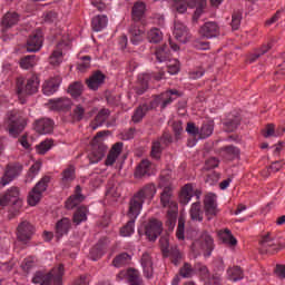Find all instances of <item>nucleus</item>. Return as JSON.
Instances as JSON below:
<instances>
[{
	"label": "nucleus",
	"mask_w": 285,
	"mask_h": 285,
	"mask_svg": "<svg viewBox=\"0 0 285 285\" xmlns=\"http://www.w3.org/2000/svg\"><path fill=\"white\" fill-rule=\"evenodd\" d=\"M35 130L39 135H50L55 130V120L50 118H41L35 122Z\"/></svg>",
	"instance_id": "aec40b11"
},
{
	"label": "nucleus",
	"mask_w": 285,
	"mask_h": 285,
	"mask_svg": "<svg viewBox=\"0 0 285 285\" xmlns=\"http://www.w3.org/2000/svg\"><path fill=\"white\" fill-rule=\"evenodd\" d=\"M186 219H184V217H179L178 218V226L176 229V237L179 240H184L186 239Z\"/></svg>",
	"instance_id": "052dcab7"
},
{
	"label": "nucleus",
	"mask_w": 285,
	"mask_h": 285,
	"mask_svg": "<svg viewBox=\"0 0 285 285\" xmlns=\"http://www.w3.org/2000/svg\"><path fill=\"white\" fill-rule=\"evenodd\" d=\"M72 41L68 37H62V40L58 42L56 49L52 51L51 56L49 57V63L51 66H59L63 61V56L66 55L67 50H70Z\"/></svg>",
	"instance_id": "423d86ee"
},
{
	"label": "nucleus",
	"mask_w": 285,
	"mask_h": 285,
	"mask_svg": "<svg viewBox=\"0 0 285 285\" xmlns=\"http://www.w3.org/2000/svg\"><path fill=\"white\" fill-rule=\"evenodd\" d=\"M90 61H92L90 56L81 57V62L77 65V70L79 72H86L90 68Z\"/></svg>",
	"instance_id": "e2e57ef3"
},
{
	"label": "nucleus",
	"mask_w": 285,
	"mask_h": 285,
	"mask_svg": "<svg viewBox=\"0 0 285 285\" xmlns=\"http://www.w3.org/2000/svg\"><path fill=\"white\" fill-rule=\"evenodd\" d=\"M106 83V76L101 70L95 71L87 80L86 85L89 88V90H92L94 92H97L99 90L100 86H104Z\"/></svg>",
	"instance_id": "f3484780"
},
{
	"label": "nucleus",
	"mask_w": 285,
	"mask_h": 285,
	"mask_svg": "<svg viewBox=\"0 0 285 285\" xmlns=\"http://www.w3.org/2000/svg\"><path fill=\"white\" fill-rule=\"evenodd\" d=\"M200 247L203 250H206V257H210L213 250H215V239H213V236L207 232L200 235Z\"/></svg>",
	"instance_id": "a878e982"
},
{
	"label": "nucleus",
	"mask_w": 285,
	"mask_h": 285,
	"mask_svg": "<svg viewBox=\"0 0 285 285\" xmlns=\"http://www.w3.org/2000/svg\"><path fill=\"white\" fill-rule=\"evenodd\" d=\"M110 242L106 238L99 239L89 250V259L91 262H99L101 257H104L108 250Z\"/></svg>",
	"instance_id": "ddd939ff"
},
{
	"label": "nucleus",
	"mask_w": 285,
	"mask_h": 285,
	"mask_svg": "<svg viewBox=\"0 0 285 285\" xmlns=\"http://www.w3.org/2000/svg\"><path fill=\"white\" fill-rule=\"evenodd\" d=\"M127 279L129 285H144L141 274L135 268H130L127 271Z\"/></svg>",
	"instance_id": "a18cd8bd"
},
{
	"label": "nucleus",
	"mask_w": 285,
	"mask_h": 285,
	"mask_svg": "<svg viewBox=\"0 0 285 285\" xmlns=\"http://www.w3.org/2000/svg\"><path fill=\"white\" fill-rule=\"evenodd\" d=\"M48 184H50V177L45 176L29 193L28 204L29 206H37L38 202H41L43 193L48 189Z\"/></svg>",
	"instance_id": "6e6552de"
},
{
	"label": "nucleus",
	"mask_w": 285,
	"mask_h": 285,
	"mask_svg": "<svg viewBox=\"0 0 285 285\" xmlns=\"http://www.w3.org/2000/svg\"><path fill=\"white\" fill-rule=\"evenodd\" d=\"M205 215L215 217L217 215V195L209 193L204 198Z\"/></svg>",
	"instance_id": "6ab92c4d"
},
{
	"label": "nucleus",
	"mask_w": 285,
	"mask_h": 285,
	"mask_svg": "<svg viewBox=\"0 0 285 285\" xmlns=\"http://www.w3.org/2000/svg\"><path fill=\"white\" fill-rule=\"evenodd\" d=\"M147 39L149 43H159L164 40V33L159 28H153L148 31Z\"/></svg>",
	"instance_id": "5fc2aeb1"
},
{
	"label": "nucleus",
	"mask_w": 285,
	"mask_h": 285,
	"mask_svg": "<svg viewBox=\"0 0 285 285\" xmlns=\"http://www.w3.org/2000/svg\"><path fill=\"white\" fill-rule=\"evenodd\" d=\"M60 83H61V79H59V77L50 78L42 86L43 95H47V97H50V95H55V92H57V90H59Z\"/></svg>",
	"instance_id": "c85d7f7f"
},
{
	"label": "nucleus",
	"mask_w": 285,
	"mask_h": 285,
	"mask_svg": "<svg viewBox=\"0 0 285 285\" xmlns=\"http://www.w3.org/2000/svg\"><path fill=\"white\" fill-rule=\"evenodd\" d=\"M35 66H37L36 55L24 56L20 59V68H22V70H30V68H35Z\"/></svg>",
	"instance_id": "603ef678"
},
{
	"label": "nucleus",
	"mask_w": 285,
	"mask_h": 285,
	"mask_svg": "<svg viewBox=\"0 0 285 285\" xmlns=\"http://www.w3.org/2000/svg\"><path fill=\"white\" fill-rule=\"evenodd\" d=\"M6 124L9 130V135L11 137H19V135H21V132H23L26 129L28 121L20 111L13 110L7 114Z\"/></svg>",
	"instance_id": "7ed1b4c3"
},
{
	"label": "nucleus",
	"mask_w": 285,
	"mask_h": 285,
	"mask_svg": "<svg viewBox=\"0 0 285 285\" xmlns=\"http://www.w3.org/2000/svg\"><path fill=\"white\" fill-rule=\"evenodd\" d=\"M188 2L185 0H175L173 8L176 10V12H178V14H185V12L188 11Z\"/></svg>",
	"instance_id": "680f3d73"
},
{
	"label": "nucleus",
	"mask_w": 285,
	"mask_h": 285,
	"mask_svg": "<svg viewBox=\"0 0 285 285\" xmlns=\"http://www.w3.org/2000/svg\"><path fill=\"white\" fill-rule=\"evenodd\" d=\"M218 235L223 244H228V246H237V238L233 236L230 229L225 228L224 230H220Z\"/></svg>",
	"instance_id": "49530a36"
},
{
	"label": "nucleus",
	"mask_w": 285,
	"mask_h": 285,
	"mask_svg": "<svg viewBox=\"0 0 285 285\" xmlns=\"http://www.w3.org/2000/svg\"><path fill=\"white\" fill-rule=\"evenodd\" d=\"M167 70L169 75H178L180 70L179 60L177 59L168 60Z\"/></svg>",
	"instance_id": "0e129e2a"
},
{
	"label": "nucleus",
	"mask_w": 285,
	"mask_h": 285,
	"mask_svg": "<svg viewBox=\"0 0 285 285\" xmlns=\"http://www.w3.org/2000/svg\"><path fill=\"white\" fill-rule=\"evenodd\" d=\"M68 230H70V218H62L56 224V236L58 239L63 237V235H68Z\"/></svg>",
	"instance_id": "79ce46f5"
},
{
	"label": "nucleus",
	"mask_w": 285,
	"mask_h": 285,
	"mask_svg": "<svg viewBox=\"0 0 285 285\" xmlns=\"http://www.w3.org/2000/svg\"><path fill=\"white\" fill-rule=\"evenodd\" d=\"M191 222H204V212L202 210V202L193 203L189 209Z\"/></svg>",
	"instance_id": "e433bc0d"
},
{
	"label": "nucleus",
	"mask_w": 285,
	"mask_h": 285,
	"mask_svg": "<svg viewBox=\"0 0 285 285\" xmlns=\"http://www.w3.org/2000/svg\"><path fill=\"white\" fill-rule=\"evenodd\" d=\"M144 14H146V3L136 2L131 9V18L135 21H141V19H144Z\"/></svg>",
	"instance_id": "37998d69"
},
{
	"label": "nucleus",
	"mask_w": 285,
	"mask_h": 285,
	"mask_svg": "<svg viewBox=\"0 0 285 285\" xmlns=\"http://www.w3.org/2000/svg\"><path fill=\"white\" fill-rule=\"evenodd\" d=\"M72 184V165H69L61 173L60 185L62 188H70Z\"/></svg>",
	"instance_id": "c03bdc74"
},
{
	"label": "nucleus",
	"mask_w": 285,
	"mask_h": 285,
	"mask_svg": "<svg viewBox=\"0 0 285 285\" xmlns=\"http://www.w3.org/2000/svg\"><path fill=\"white\" fill-rule=\"evenodd\" d=\"M242 124V117L239 115L233 116L229 115L226 121L223 122V126L227 132H235Z\"/></svg>",
	"instance_id": "473e14b6"
},
{
	"label": "nucleus",
	"mask_w": 285,
	"mask_h": 285,
	"mask_svg": "<svg viewBox=\"0 0 285 285\" xmlns=\"http://www.w3.org/2000/svg\"><path fill=\"white\" fill-rule=\"evenodd\" d=\"M215 132V121L209 120L203 122L202 127L198 129L199 139H208Z\"/></svg>",
	"instance_id": "4c0bfd02"
},
{
	"label": "nucleus",
	"mask_w": 285,
	"mask_h": 285,
	"mask_svg": "<svg viewBox=\"0 0 285 285\" xmlns=\"http://www.w3.org/2000/svg\"><path fill=\"white\" fill-rule=\"evenodd\" d=\"M242 19H243V13L242 11L237 10L234 11L232 14V30H239V28H242Z\"/></svg>",
	"instance_id": "bf43d9fd"
},
{
	"label": "nucleus",
	"mask_w": 285,
	"mask_h": 285,
	"mask_svg": "<svg viewBox=\"0 0 285 285\" xmlns=\"http://www.w3.org/2000/svg\"><path fill=\"white\" fill-rule=\"evenodd\" d=\"M150 81V73L138 75V85L135 87V92L138 96L145 95L148 90V83Z\"/></svg>",
	"instance_id": "c756f323"
},
{
	"label": "nucleus",
	"mask_w": 285,
	"mask_h": 285,
	"mask_svg": "<svg viewBox=\"0 0 285 285\" xmlns=\"http://www.w3.org/2000/svg\"><path fill=\"white\" fill-rule=\"evenodd\" d=\"M132 262V256L126 252L118 254L111 262L115 268H124Z\"/></svg>",
	"instance_id": "f704fd0d"
},
{
	"label": "nucleus",
	"mask_w": 285,
	"mask_h": 285,
	"mask_svg": "<svg viewBox=\"0 0 285 285\" xmlns=\"http://www.w3.org/2000/svg\"><path fill=\"white\" fill-rule=\"evenodd\" d=\"M160 204L163 208H168L173 210V206L179 208V205L176 200H173V189L170 187H165L160 194Z\"/></svg>",
	"instance_id": "4be33fe9"
},
{
	"label": "nucleus",
	"mask_w": 285,
	"mask_h": 285,
	"mask_svg": "<svg viewBox=\"0 0 285 285\" xmlns=\"http://www.w3.org/2000/svg\"><path fill=\"white\" fill-rule=\"evenodd\" d=\"M90 209L86 205L76 206V210L73 212L72 223L79 226V224H83V222H88V214Z\"/></svg>",
	"instance_id": "393cba45"
},
{
	"label": "nucleus",
	"mask_w": 285,
	"mask_h": 285,
	"mask_svg": "<svg viewBox=\"0 0 285 285\" xmlns=\"http://www.w3.org/2000/svg\"><path fill=\"white\" fill-rule=\"evenodd\" d=\"M261 253H269L273 255L274 253H277L279 248L277 247V243L275 242V238L271 236V234H266L262 237L261 242Z\"/></svg>",
	"instance_id": "a211bd4d"
},
{
	"label": "nucleus",
	"mask_w": 285,
	"mask_h": 285,
	"mask_svg": "<svg viewBox=\"0 0 285 285\" xmlns=\"http://www.w3.org/2000/svg\"><path fill=\"white\" fill-rule=\"evenodd\" d=\"M23 166L19 163L9 164L4 170V174L0 180L1 186H8L11 181H14L19 175H21Z\"/></svg>",
	"instance_id": "9b49d317"
},
{
	"label": "nucleus",
	"mask_w": 285,
	"mask_h": 285,
	"mask_svg": "<svg viewBox=\"0 0 285 285\" xmlns=\"http://www.w3.org/2000/svg\"><path fill=\"white\" fill-rule=\"evenodd\" d=\"M91 28L94 32H101L105 28H108V16L98 14L91 20Z\"/></svg>",
	"instance_id": "2f4dec72"
},
{
	"label": "nucleus",
	"mask_w": 285,
	"mask_h": 285,
	"mask_svg": "<svg viewBox=\"0 0 285 285\" xmlns=\"http://www.w3.org/2000/svg\"><path fill=\"white\" fill-rule=\"evenodd\" d=\"M271 48H273V43L268 42L256 49V51L252 53L248 58L249 63H255V61H257L259 57H263V55H266V52H268Z\"/></svg>",
	"instance_id": "de8ad7c7"
},
{
	"label": "nucleus",
	"mask_w": 285,
	"mask_h": 285,
	"mask_svg": "<svg viewBox=\"0 0 285 285\" xmlns=\"http://www.w3.org/2000/svg\"><path fill=\"white\" fill-rule=\"evenodd\" d=\"M50 148H52V141L45 140L37 146V151L39 153V155H46V153H48Z\"/></svg>",
	"instance_id": "774afa93"
},
{
	"label": "nucleus",
	"mask_w": 285,
	"mask_h": 285,
	"mask_svg": "<svg viewBox=\"0 0 285 285\" xmlns=\"http://www.w3.org/2000/svg\"><path fill=\"white\" fill-rule=\"evenodd\" d=\"M174 37L177 41H180V43H186V40L188 39V29L184 22L176 21L174 23Z\"/></svg>",
	"instance_id": "cd10ccee"
},
{
	"label": "nucleus",
	"mask_w": 285,
	"mask_h": 285,
	"mask_svg": "<svg viewBox=\"0 0 285 285\" xmlns=\"http://www.w3.org/2000/svg\"><path fill=\"white\" fill-rule=\"evenodd\" d=\"M179 275L183 279H190L191 277H195V266L193 267L190 263H184L179 269Z\"/></svg>",
	"instance_id": "4d7b16f0"
},
{
	"label": "nucleus",
	"mask_w": 285,
	"mask_h": 285,
	"mask_svg": "<svg viewBox=\"0 0 285 285\" xmlns=\"http://www.w3.org/2000/svg\"><path fill=\"white\" fill-rule=\"evenodd\" d=\"M83 95V82L76 81L72 83V97L77 99V97H81Z\"/></svg>",
	"instance_id": "338daca9"
},
{
	"label": "nucleus",
	"mask_w": 285,
	"mask_h": 285,
	"mask_svg": "<svg viewBox=\"0 0 285 285\" xmlns=\"http://www.w3.org/2000/svg\"><path fill=\"white\" fill-rule=\"evenodd\" d=\"M104 148L101 147H94L91 153H89L88 158L90 164H99L101 159H104Z\"/></svg>",
	"instance_id": "6e6d98bb"
},
{
	"label": "nucleus",
	"mask_w": 285,
	"mask_h": 285,
	"mask_svg": "<svg viewBox=\"0 0 285 285\" xmlns=\"http://www.w3.org/2000/svg\"><path fill=\"white\" fill-rule=\"evenodd\" d=\"M105 195L107 199H119V197H121V193H119L117 185H115L112 180L107 183Z\"/></svg>",
	"instance_id": "09e8293b"
},
{
	"label": "nucleus",
	"mask_w": 285,
	"mask_h": 285,
	"mask_svg": "<svg viewBox=\"0 0 285 285\" xmlns=\"http://www.w3.org/2000/svg\"><path fill=\"white\" fill-rule=\"evenodd\" d=\"M19 23V13L17 12H8L2 18L3 28H12V26H17Z\"/></svg>",
	"instance_id": "8fccbe9b"
},
{
	"label": "nucleus",
	"mask_w": 285,
	"mask_h": 285,
	"mask_svg": "<svg viewBox=\"0 0 285 285\" xmlns=\"http://www.w3.org/2000/svg\"><path fill=\"white\" fill-rule=\"evenodd\" d=\"M108 117H110V109H100L89 125L91 130H97V128H101V126H104V124H106V121L108 120Z\"/></svg>",
	"instance_id": "5701e85b"
},
{
	"label": "nucleus",
	"mask_w": 285,
	"mask_h": 285,
	"mask_svg": "<svg viewBox=\"0 0 285 285\" xmlns=\"http://www.w3.org/2000/svg\"><path fill=\"white\" fill-rule=\"evenodd\" d=\"M223 157L227 161H235V159H239V155H242V150L234 145H228L222 148Z\"/></svg>",
	"instance_id": "7c9ffc66"
},
{
	"label": "nucleus",
	"mask_w": 285,
	"mask_h": 285,
	"mask_svg": "<svg viewBox=\"0 0 285 285\" xmlns=\"http://www.w3.org/2000/svg\"><path fill=\"white\" fill-rule=\"evenodd\" d=\"M16 206L17 209L23 206L21 198H19V187H11L7 190L4 195L0 197V206Z\"/></svg>",
	"instance_id": "9d476101"
},
{
	"label": "nucleus",
	"mask_w": 285,
	"mask_h": 285,
	"mask_svg": "<svg viewBox=\"0 0 285 285\" xmlns=\"http://www.w3.org/2000/svg\"><path fill=\"white\" fill-rule=\"evenodd\" d=\"M163 257H170L171 264H174V266H179V262H181V252H179L177 246H174L169 248L168 255Z\"/></svg>",
	"instance_id": "13d9d810"
},
{
	"label": "nucleus",
	"mask_w": 285,
	"mask_h": 285,
	"mask_svg": "<svg viewBox=\"0 0 285 285\" xmlns=\"http://www.w3.org/2000/svg\"><path fill=\"white\" fill-rule=\"evenodd\" d=\"M156 61L158 63H164L170 60V48L168 45H163L161 47L157 48L155 51Z\"/></svg>",
	"instance_id": "ea45409f"
},
{
	"label": "nucleus",
	"mask_w": 285,
	"mask_h": 285,
	"mask_svg": "<svg viewBox=\"0 0 285 285\" xmlns=\"http://www.w3.org/2000/svg\"><path fill=\"white\" fill-rule=\"evenodd\" d=\"M129 33L132 46H139L140 43H144V40L146 39V31L134 26L129 29Z\"/></svg>",
	"instance_id": "72a5a7b5"
},
{
	"label": "nucleus",
	"mask_w": 285,
	"mask_h": 285,
	"mask_svg": "<svg viewBox=\"0 0 285 285\" xmlns=\"http://www.w3.org/2000/svg\"><path fill=\"white\" fill-rule=\"evenodd\" d=\"M87 198H88V196L83 195L81 186H79V185L76 186V188L73 190V195H72L73 208H77V206H79V204H83V202H86Z\"/></svg>",
	"instance_id": "864d4df0"
},
{
	"label": "nucleus",
	"mask_w": 285,
	"mask_h": 285,
	"mask_svg": "<svg viewBox=\"0 0 285 285\" xmlns=\"http://www.w3.org/2000/svg\"><path fill=\"white\" fill-rule=\"evenodd\" d=\"M199 33L205 39H215L219 37V24H217V22H205L204 26L200 27Z\"/></svg>",
	"instance_id": "412c9836"
},
{
	"label": "nucleus",
	"mask_w": 285,
	"mask_h": 285,
	"mask_svg": "<svg viewBox=\"0 0 285 285\" xmlns=\"http://www.w3.org/2000/svg\"><path fill=\"white\" fill-rule=\"evenodd\" d=\"M146 175H150V160L144 159L137 166L134 177L136 179H141V177H146Z\"/></svg>",
	"instance_id": "a19ab883"
},
{
	"label": "nucleus",
	"mask_w": 285,
	"mask_h": 285,
	"mask_svg": "<svg viewBox=\"0 0 285 285\" xmlns=\"http://www.w3.org/2000/svg\"><path fill=\"white\" fill-rule=\"evenodd\" d=\"M193 197H196L197 202H199V199H202V190H195L193 184L188 183L180 190L179 203L181 204V206H188Z\"/></svg>",
	"instance_id": "f8f14e48"
},
{
	"label": "nucleus",
	"mask_w": 285,
	"mask_h": 285,
	"mask_svg": "<svg viewBox=\"0 0 285 285\" xmlns=\"http://www.w3.org/2000/svg\"><path fill=\"white\" fill-rule=\"evenodd\" d=\"M50 110H57V112H70V108H72V100L70 98H58L49 100Z\"/></svg>",
	"instance_id": "dca6fc26"
},
{
	"label": "nucleus",
	"mask_w": 285,
	"mask_h": 285,
	"mask_svg": "<svg viewBox=\"0 0 285 285\" xmlns=\"http://www.w3.org/2000/svg\"><path fill=\"white\" fill-rule=\"evenodd\" d=\"M35 233H37L35 225L28 220H22L17 227L16 235L18 242H21V244H30L32 237H35Z\"/></svg>",
	"instance_id": "0eeeda50"
},
{
	"label": "nucleus",
	"mask_w": 285,
	"mask_h": 285,
	"mask_svg": "<svg viewBox=\"0 0 285 285\" xmlns=\"http://www.w3.org/2000/svg\"><path fill=\"white\" fill-rule=\"evenodd\" d=\"M155 195H157V186H155L154 183H148L131 196L127 210L129 220L120 228V237H132V235H135V222H137V217L141 215L144 204H146L147 200L153 202Z\"/></svg>",
	"instance_id": "f257e3e1"
},
{
	"label": "nucleus",
	"mask_w": 285,
	"mask_h": 285,
	"mask_svg": "<svg viewBox=\"0 0 285 285\" xmlns=\"http://www.w3.org/2000/svg\"><path fill=\"white\" fill-rule=\"evenodd\" d=\"M43 46V32L36 30L27 40V52H39Z\"/></svg>",
	"instance_id": "4468645a"
},
{
	"label": "nucleus",
	"mask_w": 285,
	"mask_h": 285,
	"mask_svg": "<svg viewBox=\"0 0 285 285\" xmlns=\"http://www.w3.org/2000/svg\"><path fill=\"white\" fill-rule=\"evenodd\" d=\"M163 153H164V145L158 140V138L156 140H153L150 157L159 161V159H161Z\"/></svg>",
	"instance_id": "3c124183"
},
{
	"label": "nucleus",
	"mask_w": 285,
	"mask_h": 285,
	"mask_svg": "<svg viewBox=\"0 0 285 285\" xmlns=\"http://www.w3.org/2000/svg\"><path fill=\"white\" fill-rule=\"evenodd\" d=\"M177 97H181L177 89H169L160 94L149 105L142 104L138 106L131 116V121H134V124H139V121H142L146 117L148 110H153L154 108L159 107L161 110H165V108H168Z\"/></svg>",
	"instance_id": "f03ea898"
},
{
	"label": "nucleus",
	"mask_w": 285,
	"mask_h": 285,
	"mask_svg": "<svg viewBox=\"0 0 285 285\" xmlns=\"http://www.w3.org/2000/svg\"><path fill=\"white\" fill-rule=\"evenodd\" d=\"M227 279L229 282H242L244 279V269L239 266L234 265L227 268Z\"/></svg>",
	"instance_id": "58836bf2"
},
{
	"label": "nucleus",
	"mask_w": 285,
	"mask_h": 285,
	"mask_svg": "<svg viewBox=\"0 0 285 285\" xmlns=\"http://www.w3.org/2000/svg\"><path fill=\"white\" fill-rule=\"evenodd\" d=\"M121 150H124V142L114 144L109 154L107 155V158L105 161L106 166H114L115 161H117V159L121 155Z\"/></svg>",
	"instance_id": "bb28decb"
},
{
	"label": "nucleus",
	"mask_w": 285,
	"mask_h": 285,
	"mask_svg": "<svg viewBox=\"0 0 285 285\" xmlns=\"http://www.w3.org/2000/svg\"><path fill=\"white\" fill-rule=\"evenodd\" d=\"M83 117H86V109L83 108V106H76L72 115L73 121H82Z\"/></svg>",
	"instance_id": "69168bd1"
},
{
	"label": "nucleus",
	"mask_w": 285,
	"mask_h": 285,
	"mask_svg": "<svg viewBox=\"0 0 285 285\" xmlns=\"http://www.w3.org/2000/svg\"><path fill=\"white\" fill-rule=\"evenodd\" d=\"M194 274L200 277L204 285H210V271L206 264L198 262L194 265Z\"/></svg>",
	"instance_id": "b1692460"
},
{
	"label": "nucleus",
	"mask_w": 285,
	"mask_h": 285,
	"mask_svg": "<svg viewBox=\"0 0 285 285\" xmlns=\"http://www.w3.org/2000/svg\"><path fill=\"white\" fill-rule=\"evenodd\" d=\"M178 213L179 207L176 206H173V209L167 210L165 226L168 228V230H175V226L177 225Z\"/></svg>",
	"instance_id": "c9c22d12"
},
{
	"label": "nucleus",
	"mask_w": 285,
	"mask_h": 285,
	"mask_svg": "<svg viewBox=\"0 0 285 285\" xmlns=\"http://www.w3.org/2000/svg\"><path fill=\"white\" fill-rule=\"evenodd\" d=\"M140 265L142 268V275L146 279H153L155 277V267L153 263V256L145 252L140 257Z\"/></svg>",
	"instance_id": "2eb2a0df"
},
{
	"label": "nucleus",
	"mask_w": 285,
	"mask_h": 285,
	"mask_svg": "<svg viewBox=\"0 0 285 285\" xmlns=\"http://www.w3.org/2000/svg\"><path fill=\"white\" fill-rule=\"evenodd\" d=\"M63 277V265H59L57 268H53L49 273L43 272H37L35 276L32 277L33 284H40V285H61Z\"/></svg>",
	"instance_id": "20e7f679"
},
{
	"label": "nucleus",
	"mask_w": 285,
	"mask_h": 285,
	"mask_svg": "<svg viewBox=\"0 0 285 285\" xmlns=\"http://www.w3.org/2000/svg\"><path fill=\"white\" fill-rule=\"evenodd\" d=\"M39 91V76H31L27 82H23V78L17 79V92L18 97H23L26 95H35Z\"/></svg>",
	"instance_id": "39448f33"
},
{
	"label": "nucleus",
	"mask_w": 285,
	"mask_h": 285,
	"mask_svg": "<svg viewBox=\"0 0 285 285\" xmlns=\"http://www.w3.org/2000/svg\"><path fill=\"white\" fill-rule=\"evenodd\" d=\"M164 233V223L157 218H151L145 224V235L149 242H157Z\"/></svg>",
	"instance_id": "1a4fd4ad"
}]
</instances>
